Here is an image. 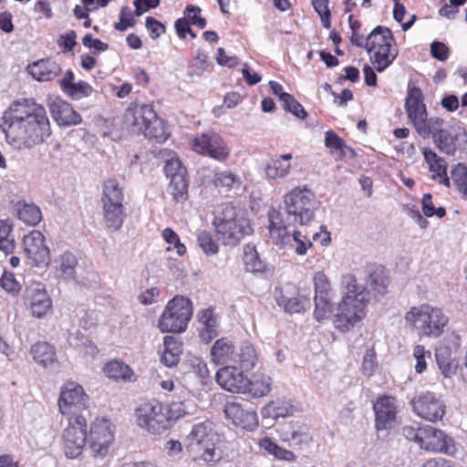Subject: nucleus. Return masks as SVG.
<instances>
[{
    "label": "nucleus",
    "mask_w": 467,
    "mask_h": 467,
    "mask_svg": "<svg viewBox=\"0 0 467 467\" xmlns=\"http://www.w3.org/2000/svg\"><path fill=\"white\" fill-rule=\"evenodd\" d=\"M213 185L222 192H229L235 183L239 184V177L229 170L216 171L213 180Z\"/></svg>",
    "instance_id": "46"
},
{
    "label": "nucleus",
    "mask_w": 467,
    "mask_h": 467,
    "mask_svg": "<svg viewBox=\"0 0 467 467\" xmlns=\"http://www.w3.org/2000/svg\"><path fill=\"white\" fill-rule=\"evenodd\" d=\"M404 319L420 337L431 338L441 336L449 323V317L441 308L428 303L410 307Z\"/></svg>",
    "instance_id": "5"
},
{
    "label": "nucleus",
    "mask_w": 467,
    "mask_h": 467,
    "mask_svg": "<svg viewBox=\"0 0 467 467\" xmlns=\"http://www.w3.org/2000/svg\"><path fill=\"white\" fill-rule=\"evenodd\" d=\"M188 182L187 175L178 174L171 179L168 192L177 202H183L188 199Z\"/></svg>",
    "instance_id": "42"
},
{
    "label": "nucleus",
    "mask_w": 467,
    "mask_h": 467,
    "mask_svg": "<svg viewBox=\"0 0 467 467\" xmlns=\"http://www.w3.org/2000/svg\"><path fill=\"white\" fill-rule=\"evenodd\" d=\"M142 134L145 138L155 140L157 142H163L168 138V133L166 132L161 120L157 117V114H155V119L150 120L149 125H147L145 130H143Z\"/></svg>",
    "instance_id": "48"
},
{
    "label": "nucleus",
    "mask_w": 467,
    "mask_h": 467,
    "mask_svg": "<svg viewBox=\"0 0 467 467\" xmlns=\"http://www.w3.org/2000/svg\"><path fill=\"white\" fill-rule=\"evenodd\" d=\"M67 418V426L64 429L63 438H87V420L82 413Z\"/></svg>",
    "instance_id": "36"
},
{
    "label": "nucleus",
    "mask_w": 467,
    "mask_h": 467,
    "mask_svg": "<svg viewBox=\"0 0 467 467\" xmlns=\"http://www.w3.org/2000/svg\"><path fill=\"white\" fill-rule=\"evenodd\" d=\"M375 427L377 431L392 428L398 413L397 400L391 396L379 397L374 403Z\"/></svg>",
    "instance_id": "16"
},
{
    "label": "nucleus",
    "mask_w": 467,
    "mask_h": 467,
    "mask_svg": "<svg viewBox=\"0 0 467 467\" xmlns=\"http://www.w3.org/2000/svg\"><path fill=\"white\" fill-rule=\"evenodd\" d=\"M164 172L170 179L175 178L178 174L187 175L186 169L182 165L179 159H171L166 161Z\"/></svg>",
    "instance_id": "63"
},
{
    "label": "nucleus",
    "mask_w": 467,
    "mask_h": 467,
    "mask_svg": "<svg viewBox=\"0 0 467 467\" xmlns=\"http://www.w3.org/2000/svg\"><path fill=\"white\" fill-rule=\"evenodd\" d=\"M403 435L406 438H448L441 430L435 429L430 425L406 426L403 428Z\"/></svg>",
    "instance_id": "43"
},
{
    "label": "nucleus",
    "mask_w": 467,
    "mask_h": 467,
    "mask_svg": "<svg viewBox=\"0 0 467 467\" xmlns=\"http://www.w3.org/2000/svg\"><path fill=\"white\" fill-rule=\"evenodd\" d=\"M244 264L245 270L250 273H263L265 268V263L260 259L255 246L246 244L244 246Z\"/></svg>",
    "instance_id": "41"
},
{
    "label": "nucleus",
    "mask_w": 467,
    "mask_h": 467,
    "mask_svg": "<svg viewBox=\"0 0 467 467\" xmlns=\"http://www.w3.org/2000/svg\"><path fill=\"white\" fill-rule=\"evenodd\" d=\"M90 433L102 438L112 437L115 426L106 418H96L90 426Z\"/></svg>",
    "instance_id": "50"
},
{
    "label": "nucleus",
    "mask_w": 467,
    "mask_h": 467,
    "mask_svg": "<svg viewBox=\"0 0 467 467\" xmlns=\"http://www.w3.org/2000/svg\"><path fill=\"white\" fill-rule=\"evenodd\" d=\"M270 378L263 376L262 379L251 380L249 391L254 397H263L270 391Z\"/></svg>",
    "instance_id": "56"
},
{
    "label": "nucleus",
    "mask_w": 467,
    "mask_h": 467,
    "mask_svg": "<svg viewBox=\"0 0 467 467\" xmlns=\"http://www.w3.org/2000/svg\"><path fill=\"white\" fill-rule=\"evenodd\" d=\"M435 358L441 373L445 378L455 374L456 366L451 358V351L448 346H440L435 350Z\"/></svg>",
    "instance_id": "37"
},
{
    "label": "nucleus",
    "mask_w": 467,
    "mask_h": 467,
    "mask_svg": "<svg viewBox=\"0 0 467 467\" xmlns=\"http://www.w3.org/2000/svg\"><path fill=\"white\" fill-rule=\"evenodd\" d=\"M218 239L223 245L235 246L253 234L254 228L247 213L231 204L222 208L214 220Z\"/></svg>",
    "instance_id": "3"
},
{
    "label": "nucleus",
    "mask_w": 467,
    "mask_h": 467,
    "mask_svg": "<svg viewBox=\"0 0 467 467\" xmlns=\"http://www.w3.org/2000/svg\"><path fill=\"white\" fill-rule=\"evenodd\" d=\"M442 124L435 126L431 131L433 141L441 151L451 155L456 151L459 130L456 128L442 129Z\"/></svg>",
    "instance_id": "23"
},
{
    "label": "nucleus",
    "mask_w": 467,
    "mask_h": 467,
    "mask_svg": "<svg viewBox=\"0 0 467 467\" xmlns=\"http://www.w3.org/2000/svg\"><path fill=\"white\" fill-rule=\"evenodd\" d=\"M2 119L0 128L7 142L18 149L43 143L51 135L45 107L30 99L14 101Z\"/></svg>",
    "instance_id": "2"
},
{
    "label": "nucleus",
    "mask_w": 467,
    "mask_h": 467,
    "mask_svg": "<svg viewBox=\"0 0 467 467\" xmlns=\"http://www.w3.org/2000/svg\"><path fill=\"white\" fill-rule=\"evenodd\" d=\"M197 242L202 252L207 255H213L218 253L217 243L213 239L210 233L201 231L197 234Z\"/></svg>",
    "instance_id": "52"
},
{
    "label": "nucleus",
    "mask_w": 467,
    "mask_h": 467,
    "mask_svg": "<svg viewBox=\"0 0 467 467\" xmlns=\"http://www.w3.org/2000/svg\"><path fill=\"white\" fill-rule=\"evenodd\" d=\"M422 153L429 164L430 171L433 173L432 178L438 180L440 183L450 186V177L447 175L445 161L430 149L424 148Z\"/></svg>",
    "instance_id": "27"
},
{
    "label": "nucleus",
    "mask_w": 467,
    "mask_h": 467,
    "mask_svg": "<svg viewBox=\"0 0 467 467\" xmlns=\"http://www.w3.org/2000/svg\"><path fill=\"white\" fill-rule=\"evenodd\" d=\"M17 217L27 225H36L42 219L40 209L35 204H17Z\"/></svg>",
    "instance_id": "45"
},
{
    "label": "nucleus",
    "mask_w": 467,
    "mask_h": 467,
    "mask_svg": "<svg viewBox=\"0 0 467 467\" xmlns=\"http://www.w3.org/2000/svg\"><path fill=\"white\" fill-rule=\"evenodd\" d=\"M224 413L233 423L244 430L253 431L257 426V415L252 408L245 409L241 403L228 402Z\"/></svg>",
    "instance_id": "19"
},
{
    "label": "nucleus",
    "mask_w": 467,
    "mask_h": 467,
    "mask_svg": "<svg viewBox=\"0 0 467 467\" xmlns=\"http://www.w3.org/2000/svg\"><path fill=\"white\" fill-rule=\"evenodd\" d=\"M104 372L110 379L123 381H132L134 378V373L130 367L119 360L108 362L104 368Z\"/></svg>",
    "instance_id": "40"
},
{
    "label": "nucleus",
    "mask_w": 467,
    "mask_h": 467,
    "mask_svg": "<svg viewBox=\"0 0 467 467\" xmlns=\"http://www.w3.org/2000/svg\"><path fill=\"white\" fill-rule=\"evenodd\" d=\"M421 208L426 217L437 216L442 218L446 214V210L443 207L435 208L432 202V196L431 193H425L421 200Z\"/></svg>",
    "instance_id": "54"
},
{
    "label": "nucleus",
    "mask_w": 467,
    "mask_h": 467,
    "mask_svg": "<svg viewBox=\"0 0 467 467\" xmlns=\"http://www.w3.org/2000/svg\"><path fill=\"white\" fill-rule=\"evenodd\" d=\"M313 281L315 286L314 317L317 321L320 322L327 318V314L330 312V284L324 272H317L314 275Z\"/></svg>",
    "instance_id": "15"
},
{
    "label": "nucleus",
    "mask_w": 467,
    "mask_h": 467,
    "mask_svg": "<svg viewBox=\"0 0 467 467\" xmlns=\"http://www.w3.org/2000/svg\"><path fill=\"white\" fill-rule=\"evenodd\" d=\"M426 106L424 104V96L421 89L416 86L408 87V93L405 99V109Z\"/></svg>",
    "instance_id": "55"
},
{
    "label": "nucleus",
    "mask_w": 467,
    "mask_h": 467,
    "mask_svg": "<svg viewBox=\"0 0 467 467\" xmlns=\"http://www.w3.org/2000/svg\"><path fill=\"white\" fill-rule=\"evenodd\" d=\"M88 396L83 387L74 381H67L61 388L57 405L64 416L82 413L88 409Z\"/></svg>",
    "instance_id": "9"
},
{
    "label": "nucleus",
    "mask_w": 467,
    "mask_h": 467,
    "mask_svg": "<svg viewBox=\"0 0 467 467\" xmlns=\"http://www.w3.org/2000/svg\"><path fill=\"white\" fill-rule=\"evenodd\" d=\"M389 285V277L381 265L368 267L364 286L358 284L354 275H344L340 282L342 299L338 302L333 317L335 327L343 332L354 327L366 315L369 295L374 297L383 296L388 292Z\"/></svg>",
    "instance_id": "1"
},
{
    "label": "nucleus",
    "mask_w": 467,
    "mask_h": 467,
    "mask_svg": "<svg viewBox=\"0 0 467 467\" xmlns=\"http://www.w3.org/2000/svg\"><path fill=\"white\" fill-rule=\"evenodd\" d=\"M49 109L53 119L60 126L78 125L82 120L81 116L72 106L61 99H53L49 104Z\"/></svg>",
    "instance_id": "21"
},
{
    "label": "nucleus",
    "mask_w": 467,
    "mask_h": 467,
    "mask_svg": "<svg viewBox=\"0 0 467 467\" xmlns=\"http://www.w3.org/2000/svg\"><path fill=\"white\" fill-rule=\"evenodd\" d=\"M259 445L276 459L289 462L295 459V454L291 451L279 447L273 440H259Z\"/></svg>",
    "instance_id": "49"
},
{
    "label": "nucleus",
    "mask_w": 467,
    "mask_h": 467,
    "mask_svg": "<svg viewBox=\"0 0 467 467\" xmlns=\"http://www.w3.org/2000/svg\"><path fill=\"white\" fill-rule=\"evenodd\" d=\"M163 352L161 358V362L169 368L176 366L182 353V344L171 336L164 337Z\"/></svg>",
    "instance_id": "34"
},
{
    "label": "nucleus",
    "mask_w": 467,
    "mask_h": 467,
    "mask_svg": "<svg viewBox=\"0 0 467 467\" xmlns=\"http://www.w3.org/2000/svg\"><path fill=\"white\" fill-rule=\"evenodd\" d=\"M92 92L93 88L88 83L85 81H78V83H75L74 86L70 87V89L67 94L73 99L78 100L89 97Z\"/></svg>",
    "instance_id": "60"
},
{
    "label": "nucleus",
    "mask_w": 467,
    "mask_h": 467,
    "mask_svg": "<svg viewBox=\"0 0 467 467\" xmlns=\"http://www.w3.org/2000/svg\"><path fill=\"white\" fill-rule=\"evenodd\" d=\"M103 220L107 229L118 232L123 225L126 213L124 205H102Z\"/></svg>",
    "instance_id": "30"
},
{
    "label": "nucleus",
    "mask_w": 467,
    "mask_h": 467,
    "mask_svg": "<svg viewBox=\"0 0 467 467\" xmlns=\"http://www.w3.org/2000/svg\"><path fill=\"white\" fill-rule=\"evenodd\" d=\"M405 109L410 121L413 125L417 133L422 138L429 137L433 129H435V126L443 124V119L440 118L428 119L426 106H420Z\"/></svg>",
    "instance_id": "20"
},
{
    "label": "nucleus",
    "mask_w": 467,
    "mask_h": 467,
    "mask_svg": "<svg viewBox=\"0 0 467 467\" xmlns=\"http://www.w3.org/2000/svg\"><path fill=\"white\" fill-rule=\"evenodd\" d=\"M201 8L192 5H189L185 7L184 15L187 20L199 28L202 29L206 26V19L200 16Z\"/></svg>",
    "instance_id": "61"
},
{
    "label": "nucleus",
    "mask_w": 467,
    "mask_h": 467,
    "mask_svg": "<svg viewBox=\"0 0 467 467\" xmlns=\"http://www.w3.org/2000/svg\"><path fill=\"white\" fill-rule=\"evenodd\" d=\"M191 145L197 153L207 155L219 161H225L230 154L226 142L218 133L213 131L196 135L191 140Z\"/></svg>",
    "instance_id": "11"
},
{
    "label": "nucleus",
    "mask_w": 467,
    "mask_h": 467,
    "mask_svg": "<svg viewBox=\"0 0 467 467\" xmlns=\"http://www.w3.org/2000/svg\"><path fill=\"white\" fill-rule=\"evenodd\" d=\"M124 193L119 182L114 178H109L102 185V205H123Z\"/></svg>",
    "instance_id": "32"
},
{
    "label": "nucleus",
    "mask_w": 467,
    "mask_h": 467,
    "mask_svg": "<svg viewBox=\"0 0 467 467\" xmlns=\"http://www.w3.org/2000/svg\"><path fill=\"white\" fill-rule=\"evenodd\" d=\"M165 412L170 421V427L175 420H178L187 413V406L183 401H172L165 407Z\"/></svg>",
    "instance_id": "58"
},
{
    "label": "nucleus",
    "mask_w": 467,
    "mask_h": 467,
    "mask_svg": "<svg viewBox=\"0 0 467 467\" xmlns=\"http://www.w3.org/2000/svg\"><path fill=\"white\" fill-rule=\"evenodd\" d=\"M25 305L36 317H43L52 306V301L41 283H33L26 288Z\"/></svg>",
    "instance_id": "14"
},
{
    "label": "nucleus",
    "mask_w": 467,
    "mask_h": 467,
    "mask_svg": "<svg viewBox=\"0 0 467 467\" xmlns=\"http://www.w3.org/2000/svg\"><path fill=\"white\" fill-rule=\"evenodd\" d=\"M23 249L32 266H47L50 263V250L44 234L33 230L23 238Z\"/></svg>",
    "instance_id": "12"
},
{
    "label": "nucleus",
    "mask_w": 467,
    "mask_h": 467,
    "mask_svg": "<svg viewBox=\"0 0 467 467\" xmlns=\"http://www.w3.org/2000/svg\"><path fill=\"white\" fill-rule=\"evenodd\" d=\"M135 25V20L131 11L128 6H122L119 14V22L114 25V28L118 31H125L129 27Z\"/></svg>",
    "instance_id": "62"
},
{
    "label": "nucleus",
    "mask_w": 467,
    "mask_h": 467,
    "mask_svg": "<svg viewBox=\"0 0 467 467\" xmlns=\"http://www.w3.org/2000/svg\"><path fill=\"white\" fill-rule=\"evenodd\" d=\"M317 199L306 186H297L284 196V212L275 210L285 225H306L315 216Z\"/></svg>",
    "instance_id": "4"
},
{
    "label": "nucleus",
    "mask_w": 467,
    "mask_h": 467,
    "mask_svg": "<svg viewBox=\"0 0 467 467\" xmlns=\"http://www.w3.org/2000/svg\"><path fill=\"white\" fill-rule=\"evenodd\" d=\"M410 403L419 417L432 422L441 420L446 411L444 401L429 390L417 393Z\"/></svg>",
    "instance_id": "10"
},
{
    "label": "nucleus",
    "mask_w": 467,
    "mask_h": 467,
    "mask_svg": "<svg viewBox=\"0 0 467 467\" xmlns=\"http://www.w3.org/2000/svg\"><path fill=\"white\" fill-rule=\"evenodd\" d=\"M233 362L241 370L250 371L258 362V353L254 346L248 342H243L235 351Z\"/></svg>",
    "instance_id": "25"
},
{
    "label": "nucleus",
    "mask_w": 467,
    "mask_h": 467,
    "mask_svg": "<svg viewBox=\"0 0 467 467\" xmlns=\"http://www.w3.org/2000/svg\"><path fill=\"white\" fill-rule=\"evenodd\" d=\"M292 413L293 407L284 400L271 401L265 405L261 411L264 420L285 418Z\"/></svg>",
    "instance_id": "38"
},
{
    "label": "nucleus",
    "mask_w": 467,
    "mask_h": 467,
    "mask_svg": "<svg viewBox=\"0 0 467 467\" xmlns=\"http://www.w3.org/2000/svg\"><path fill=\"white\" fill-rule=\"evenodd\" d=\"M292 154L286 153L277 159H273L265 166V174L268 180H277L286 177L291 171L290 161Z\"/></svg>",
    "instance_id": "28"
},
{
    "label": "nucleus",
    "mask_w": 467,
    "mask_h": 467,
    "mask_svg": "<svg viewBox=\"0 0 467 467\" xmlns=\"http://www.w3.org/2000/svg\"><path fill=\"white\" fill-rule=\"evenodd\" d=\"M162 237L165 240V242L169 244V246L167 248L168 251L175 249L176 254L179 256H182L186 253L185 245L182 243H181L179 235L171 228H165L162 231Z\"/></svg>",
    "instance_id": "51"
},
{
    "label": "nucleus",
    "mask_w": 467,
    "mask_h": 467,
    "mask_svg": "<svg viewBox=\"0 0 467 467\" xmlns=\"http://www.w3.org/2000/svg\"><path fill=\"white\" fill-rule=\"evenodd\" d=\"M27 70L37 81H50L60 74L61 67L55 61L47 58L30 64Z\"/></svg>",
    "instance_id": "24"
},
{
    "label": "nucleus",
    "mask_w": 467,
    "mask_h": 467,
    "mask_svg": "<svg viewBox=\"0 0 467 467\" xmlns=\"http://www.w3.org/2000/svg\"><path fill=\"white\" fill-rule=\"evenodd\" d=\"M234 354V345L227 337L217 339L211 348V358L217 365H225L233 362Z\"/></svg>",
    "instance_id": "26"
},
{
    "label": "nucleus",
    "mask_w": 467,
    "mask_h": 467,
    "mask_svg": "<svg viewBox=\"0 0 467 467\" xmlns=\"http://www.w3.org/2000/svg\"><path fill=\"white\" fill-rule=\"evenodd\" d=\"M155 110L148 104H132L124 114V123L134 132L142 133L150 120L155 119Z\"/></svg>",
    "instance_id": "17"
},
{
    "label": "nucleus",
    "mask_w": 467,
    "mask_h": 467,
    "mask_svg": "<svg viewBox=\"0 0 467 467\" xmlns=\"http://www.w3.org/2000/svg\"><path fill=\"white\" fill-rule=\"evenodd\" d=\"M275 298L277 305L289 314L303 312L310 306V300L296 294L289 285L275 288Z\"/></svg>",
    "instance_id": "18"
},
{
    "label": "nucleus",
    "mask_w": 467,
    "mask_h": 467,
    "mask_svg": "<svg viewBox=\"0 0 467 467\" xmlns=\"http://www.w3.org/2000/svg\"><path fill=\"white\" fill-rule=\"evenodd\" d=\"M56 269L66 280L75 279L76 266L78 259L74 254L69 251L64 252L58 258L54 260Z\"/></svg>",
    "instance_id": "35"
},
{
    "label": "nucleus",
    "mask_w": 467,
    "mask_h": 467,
    "mask_svg": "<svg viewBox=\"0 0 467 467\" xmlns=\"http://www.w3.org/2000/svg\"><path fill=\"white\" fill-rule=\"evenodd\" d=\"M187 450L195 461L213 462L222 458V451L215 447L213 440H192L187 445Z\"/></svg>",
    "instance_id": "22"
},
{
    "label": "nucleus",
    "mask_w": 467,
    "mask_h": 467,
    "mask_svg": "<svg viewBox=\"0 0 467 467\" xmlns=\"http://www.w3.org/2000/svg\"><path fill=\"white\" fill-rule=\"evenodd\" d=\"M325 146L330 149L333 152L338 150H342L346 144L344 140L339 138L334 130H329L326 132Z\"/></svg>",
    "instance_id": "64"
},
{
    "label": "nucleus",
    "mask_w": 467,
    "mask_h": 467,
    "mask_svg": "<svg viewBox=\"0 0 467 467\" xmlns=\"http://www.w3.org/2000/svg\"><path fill=\"white\" fill-rule=\"evenodd\" d=\"M283 108L285 110L292 113L299 119H306L307 116L306 111L303 106L290 95H283Z\"/></svg>",
    "instance_id": "53"
},
{
    "label": "nucleus",
    "mask_w": 467,
    "mask_h": 467,
    "mask_svg": "<svg viewBox=\"0 0 467 467\" xmlns=\"http://www.w3.org/2000/svg\"><path fill=\"white\" fill-rule=\"evenodd\" d=\"M398 48L395 44L373 50L370 60L379 72L384 71L397 57Z\"/></svg>",
    "instance_id": "31"
},
{
    "label": "nucleus",
    "mask_w": 467,
    "mask_h": 467,
    "mask_svg": "<svg viewBox=\"0 0 467 467\" xmlns=\"http://www.w3.org/2000/svg\"><path fill=\"white\" fill-rule=\"evenodd\" d=\"M34 360L47 368L57 362L56 351L53 346L47 342H37L31 347Z\"/></svg>",
    "instance_id": "33"
},
{
    "label": "nucleus",
    "mask_w": 467,
    "mask_h": 467,
    "mask_svg": "<svg viewBox=\"0 0 467 467\" xmlns=\"http://www.w3.org/2000/svg\"><path fill=\"white\" fill-rule=\"evenodd\" d=\"M221 426L217 425L212 420H205L198 422L192 426L191 436L192 438H209L210 436H219Z\"/></svg>",
    "instance_id": "47"
},
{
    "label": "nucleus",
    "mask_w": 467,
    "mask_h": 467,
    "mask_svg": "<svg viewBox=\"0 0 467 467\" xmlns=\"http://www.w3.org/2000/svg\"><path fill=\"white\" fill-rule=\"evenodd\" d=\"M315 11L319 15L322 26L325 28H330V10L328 8V0H312Z\"/></svg>",
    "instance_id": "57"
},
{
    "label": "nucleus",
    "mask_w": 467,
    "mask_h": 467,
    "mask_svg": "<svg viewBox=\"0 0 467 467\" xmlns=\"http://www.w3.org/2000/svg\"><path fill=\"white\" fill-rule=\"evenodd\" d=\"M167 415L165 406L155 400L141 403L136 410L139 426L152 434H161L170 428Z\"/></svg>",
    "instance_id": "8"
},
{
    "label": "nucleus",
    "mask_w": 467,
    "mask_h": 467,
    "mask_svg": "<svg viewBox=\"0 0 467 467\" xmlns=\"http://www.w3.org/2000/svg\"><path fill=\"white\" fill-rule=\"evenodd\" d=\"M450 184L461 192L463 198L467 199V167L458 163L451 171Z\"/></svg>",
    "instance_id": "44"
},
{
    "label": "nucleus",
    "mask_w": 467,
    "mask_h": 467,
    "mask_svg": "<svg viewBox=\"0 0 467 467\" xmlns=\"http://www.w3.org/2000/svg\"><path fill=\"white\" fill-rule=\"evenodd\" d=\"M417 441L420 448L443 454L452 456L457 449L453 442L454 440H413Z\"/></svg>",
    "instance_id": "39"
},
{
    "label": "nucleus",
    "mask_w": 467,
    "mask_h": 467,
    "mask_svg": "<svg viewBox=\"0 0 467 467\" xmlns=\"http://www.w3.org/2000/svg\"><path fill=\"white\" fill-rule=\"evenodd\" d=\"M279 214L272 210L269 213V232L276 244L289 246L296 254L304 255L312 246L309 238L302 232L296 230L297 225L282 224Z\"/></svg>",
    "instance_id": "7"
},
{
    "label": "nucleus",
    "mask_w": 467,
    "mask_h": 467,
    "mask_svg": "<svg viewBox=\"0 0 467 467\" xmlns=\"http://www.w3.org/2000/svg\"><path fill=\"white\" fill-rule=\"evenodd\" d=\"M192 316V301L185 296H175L168 301L160 316L158 327L162 333H182L187 329Z\"/></svg>",
    "instance_id": "6"
},
{
    "label": "nucleus",
    "mask_w": 467,
    "mask_h": 467,
    "mask_svg": "<svg viewBox=\"0 0 467 467\" xmlns=\"http://www.w3.org/2000/svg\"><path fill=\"white\" fill-rule=\"evenodd\" d=\"M64 451L67 458H78L81 453L87 440H63Z\"/></svg>",
    "instance_id": "59"
},
{
    "label": "nucleus",
    "mask_w": 467,
    "mask_h": 467,
    "mask_svg": "<svg viewBox=\"0 0 467 467\" xmlns=\"http://www.w3.org/2000/svg\"><path fill=\"white\" fill-rule=\"evenodd\" d=\"M236 366L221 368L215 375V380L220 387L230 392L247 393L251 385L249 379Z\"/></svg>",
    "instance_id": "13"
},
{
    "label": "nucleus",
    "mask_w": 467,
    "mask_h": 467,
    "mask_svg": "<svg viewBox=\"0 0 467 467\" xmlns=\"http://www.w3.org/2000/svg\"><path fill=\"white\" fill-rule=\"evenodd\" d=\"M392 44H395V39L390 29L379 26L368 36L365 47L368 53H372L377 48Z\"/></svg>",
    "instance_id": "29"
}]
</instances>
